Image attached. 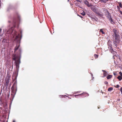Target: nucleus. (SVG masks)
<instances>
[{
  "label": "nucleus",
  "instance_id": "1",
  "mask_svg": "<svg viewBox=\"0 0 122 122\" xmlns=\"http://www.w3.org/2000/svg\"><path fill=\"white\" fill-rule=\"evenodd\" d=\"M113 35L114 36V39L113 40V43L117 47V45L120 42V36L118 34L117 30L115 29H113Z\"/></svg>",
  "mask_w": 122,
  "mask_h": 122
},
{
  "label": "nucleus",
  "instance_id": "2",
  "mask_svg": "<svg viewBox=\"0 0 122 122\" xmlns=\"http://www.w3.org/2000/svg\"><path fill=\"white\" fill-rule=\"evenodd\" d=\"M13 32L14 33V34H13V38L15 40L18 39L21 37V36L19 34H18L16 31L13 30L12 28L9 29L7 31V34H11Z\"/></svg>",
  "mask_w": 122,
  "mask_h": 122
},
{
  "label": "nucleus",
  "instance_id": "3",
  "mask_svg": "<svg viewBox=\"0 0 122 122\" xmlns=\"http://www.w3.org/2000/svg\"><path fill=\"white\" fill-rule=\"evenodd\" d=\"M12 59L15 61V63L17 69L18 71L19 67V64L20 63V57L18 56H16L15 54H13V56Z\"/></svg>",
  "mask_w": 122,
  "mask_h": 122
},
{
  "label": "nucleus",
  "instance_id": "4",
  "mask_svg": "<svg viewBox=\"0 0 122 122\" xmlns=\"http://www.w3.org/2000/svg\"><path fill=\"white\" fill-rule=\"evenodd\" d=\"M10 77L11 76L10 74L7 73V76L5 79V85L6 87L8 86V84L10 82Z\"/></svg>",
  "mask_w": 122,
  "mask_h": 122
},
{
  "label": "nucleus",
  "instance_id": "5",
  "mask_svg": "<svg viewBox=\"0 0 122 122\" xmlns=\"http://www.w3.org/2000/svg\"><path fill=\"white\" fill-rule=\"evenodd\" d=\"M17 75H14H14L13 76L12 78L13 81H14V82L12 86L17 87V81L16 79L17 78Z\"/></svg>",
  "mask_w": 122,
  "mask_h": 122
},
{
  "label": "nucleus",
  "instance_id": "6",
  "mask_svg": "<svg viewBox=\"0 0 122 122\" xmlns=\"http://www.w3.org/2000/svg\"><path fill=\"white\" fill-rule=\"evenodd\" d=\"M109 45V47H108V48L109 49L110 51L113 54H115L116 53V52L114 51L112 48V45H111L110 44Z\"/></svg>",
  "mask_w": 122,
  "mask_h": 122
},
{
  "label": "nucleus",
  "instance_id": "7",
  "mask_svg": "<svg viewBox=\"0 0 122 122\" xmlns=\"http://www.w3.org/2000/svg\"><path fill=\"white\" fill-rule=\"evenodd\" d=\"M11 90L12 93L16 94L17 91V87L12 86Z\"/></svg>",
  "mask_w": 122,
  "mask_h": 122
},
{
  "label": "nucleus",
  "instance_id": "8",
  "mask_svg": "<svg viewBox=\"0 0 122 122\" xmlns=\"http://www.w3.org/2000/svg\"><path fill=\"white\" fill-rule=\"evenodd\" d=\"M90 6L92 10L95 13L98 10L97 8H96V7L94 5H92Z\"/></svg>",
  "mask_w": 122,
  "mask_h": 122
},
{
  "label": "nucleus",
  "instance_id": "9",
  "mask_svg": "<svg viewBox=\"0 0 122 122\" xmlns=\"http://www.w3.org/2000/svg\"><path fill=\"white\" fill-rule=\"evenodd\" d=\"M82 95L83 96L85 97H86V96H89V94L87 93H86L83 92L81 94H79L78 95H74L75 97H76V96H80L81 95Z\"/></svg>",
  "mask_w": 122,
  "mask_h": 122
},
{
  "label": "nucleus",
  "instance_id": "10",
  "mask_svg": "<svg viewBox=\"0 0 122 122\" xmlns=\"http://www.w3.org/2000/svg\"><path fill=\"white\" fill-rule=\"evenodd\" d=\"M84 2L85 4L88 7H90L92 5L91 3H89L87 0H85Z\"/></svg>",
  "mask_w": 122,
  "mask_h": 122
},
{
  "label": "nucleus",
  "instance_id": "11",
  "mask_svg": "<svg viewBox=\"0 0 122 122\" xmlns=\"http://www.w3.org/2000/svg\"><path fill=\"white\" fill-rule=\"evenodd\" d=\"M105 14L107 15V18L109 19L110 17L111 16V15L110 14V13L108 10L105 12Z\"/></svg>",
  "mask_w": 122,
  "mask_h": 122
},
{
  "label": "nucleus",
  "instance_id": "12",
  "mask_svg": "<svg viewBox=\"0 0 122 122\" xmlns=\"http://www.w3.org/2000/svg\"><path fill=\"white\" fill-rule=\"evenodd\" d=\"M109 20H110V22L112 24H115L114 22V20L112 19V17H111V16L110 17V18H108Z\"/></svg>",
  "mask_w": 122,
  "mask_h": 122
},
{
  "label": "nucleus",
  "instance_id": "13",
  "mask_svg": "<svg viewBox=\"0 0 122 122\" xmlns=\"http://www.w3.org/2000/svg\"><path fill=\"white\" fill-rule=\"evenodd\" d=\"M95 13L97 14L98 15L100 16H102L103 15L102 14H101L100 12L98 11V10L95 12Z\"/></svg>",
  "mask_w": 122,
  "mask_h": 122
},
{
  "label": "nucleus",
  "instance_id": "14",
  "mask_svg": "<svg viewBox=\"0 0 122 122\" xmlns=\"http://www.w3.org/2000/svg\"><path fill=\"white\" fill-rule=\"evenodd\" d=\"M102 71H103V77H105L107 75V72L105 70H102Z\"/></svg>",
  "mask_w": 122,
  "mask_h": 122
},
{
  "label": "nucleus",
  "instance_id": "15",
  "mask_svg": "<svg viewBox=\"0 0 122 122\" xmlns=\"http://www.w3.org/2000/svg\"><path fill=\"white\" fill-rule=\"evenodd\" d=\"M20 46L19 45L18 46L17 45L15 47V48L14 50V51L15 52L19 48Z\"/></svg>",
  "mask_w": 122,
  "mask_h": 122
},
{
  "label": "nucleus",
  "instance_id": "16",
  "mask_svg": "<svg viewBox=\"0 0 122 122\" xmlns=\"http://www.w3.org/2000/svg\"><path fill=\"white\" fill-rule=\"evenodd\" d=\"M112 75H109L107 77V79H109L112 77Z\"/></svg>",
  "mask_w": 122,
  "mask_h": 122
},
{
  "label": "nucleus",
  "instance_id": "17",
  "mask_svg": "<svg viewBox=\"0 0 122 122\" xmlns=\"http://www.w3.org/2000/svg\"><path fill=\"white\" fill-rule=\"evenodd\" d=\"M16 94L12 93L11 95V97L12 99H13Z\"/></svg>",
  "mask_w": 122,
  "mask_h": 122
},
{
  "label": "nucleus",
  "instance_id": "18",
  "mask_svg": "<svg viewBox=\"0 0 122 122\" xmlns=\"http://www.w3.org/2000/svg\"><path fill=\"white\" fill-rule=\"evenodd\" d=\"M103 11H104L105 12L107 11L108 10L106 8H102Z\"/></svg>",
  "mask_w": 122,
  "mask_h": 122
},
{
  "label": "nucleus",
  "instance_id": "19",
  "mask_svg": "<svg viewBox=\"0 0 122 122\" xmlns=\"http://www.w3.org/2000/svg\"><path fill=\"white\" fill-rule=\"evenodd\" d=\"M111 41L110 40H109L108 41L107 43L108 45V47H109V44H110L111 45H112L111 44Z\"/></svg>",
  "mask_w": 122,
  "mask_h": 122
},
{
  "label": "nucleus",
  "instance_id": "20",
  "mask_svg": "<svg viewBox=\"0 0 122 122\" xmlns=\"http://www.w3.org/2000/svg\"><path fill=\"white\" fill-rule=\"evenodd\" d=\"M113 89V88L112 87H110L108 88V91H110L112 90Z\"/></svg>",
  "mask_w": 122,
  "mask_h": 122
},
{
  "label": "nucleus",
  "instance_id": "21",
  "mask_svg": "<svg viewBox=\"0 0 122 122\" xmlns=\"http://www.w3.org/2000/svg\"><path fill=\"white\" fill-rule=\"evenodd\" d=\"M122 77L120 76H119L117 77V78L118 79L119 81H121V80Z\"/></svg>",
  "mask_w": 122,
  "mask_h": 122
},
{
  "label": "nucleus",
  "instance_id": "22",
  "mask_svg": "<svg viewBox=\"0 0 122 122\" xmlns=\"http://www.w3.org/2000/svg\"><path fill=\"white\" fill-rule=\"evenodd\" d=\"M118 3L120 7L121 8H122V5L121 3L120 2H118Z\"/></svg>",
  "mask_w": 122,
  "mask_h": 122
},
{
  "label": "nucleus",
  "instance_id": "23",
  "mask_svg": "<svg viewBox=\"0 0 122 122\" xmlns=\"http://www.w3.org/2000/svg\"><path fill=\"white\" fill-rule=\"evenodd\" d=\"M94 56L96 59H97L98 57V55H97L95 54Z\"/></svg>",
  "mask_w": 122,
  "mask_h": 122
},
{
  "label": "nucleus",
  "instance_id": "24",
  "mask_svg": "<svg viewBox=\"0 0 122 122\" xmlns=\"http://www.w3.org/2000/svg\"><path fill=\"white\" fill-rule=\"evenodd\" d=\"M100 32H102L103 34H104L105 33L103 31V29H101L100 30Z\"/></svg>",
  "mask_w": 122,
  "mask_h": 122
},
{
  "label": "nucleus",
  "instance_id": "25",
  "mask_svg": "<svg viewBox=\"0 0 122 122\" xmlns=\"http://www.w3.org/2000/svg\"><path fill=\"white\" fill-rule=\"evenodd\" d=\"M108 0H102L101 1L104 3H106L108 1Z\"/></svg>",
  "mask_w": 122,
  "mask_h": 122
},
{
  "label": "nucleus",
  "instance_id": "26",
  "mask_svg": "<svg viewBox=\"0 0 122 122\" xmlns=\"http://www.w3.org/2000/svg\"><path fill=\"white\" fill-rule=\"evenodd\" d=\"M81 14L83 15L84 16L85 15V13L83 11L81 13Z\"/></svg>",
  "mask_w": 122,
  "mask_h": 122
},
{
  "label": "nucleus",
  "instance_id": "27",
  "mask_svg": "<svg viewBox=\"0 0 122 122\" xmlns=\"http://www.w3.org/2000/svg\"><path fill=\"white\" fill-rule=\"evenodd\" d=\"M120 86L118 85H117L116 86V87L117 88H118Z\"/></svg>",
  "mask_w": 122,
  "mask_h": 122
},
{
  "label": "nucleus",
  "instance_id": "28",
  "mask_svg": "<svg viewBox=\"0 0 122 122\" xmlns=\"http://www.w3.org/2000/svg\"><path fill=\"white\" fill-rule=\"evenodd\" d=\"M119 74L120 75H121L120 76H122V72H119Z\"/></svg>",
  "mask_w": 122,
  "mask_h": 122
},
{
  "label": "nucleus",
  "instance_id": "29",
  "mask_svg": "<svg viewBox=\"0 0 122 122\" xmlns=\"http://www.w3.org/2000/svg\"><path fill=\"white\" fill-rule=\"evenodd\" d=\"M104 83L105 84H108V82L106 81L104 82Z\"/></svg>",
  "mask_w": 122,
  "mask_h": 122
},
{
  "label": "nucleus",
  "instance_id": "30",
  "mask_svg": "<svg viewBox=\"0 0 122 122\" xmlns=\"http://www.w3.org/2000/svg\"><path fill=\"white\" fill-rule=\"evenodd\" d=\"M120 91L121 92V93L122 94V87H121L120 89Z\"/></svg>",
  "mask_w": 122,
  "mask_h": 122
},
{
  "label": "nucleus",
  "instance_id": "31",
  "mask_svg": "<svg viewBox=\"0 0 122 122\" xmlns=\"http://www.w3.org/2000/svg\"><path fill=\"white\" fill-rule=\"evenodd\" d=\"M117 9H118L119 10L120 9V8L118 6H117Z\"/></svg>",
  "mask_w": 122,
  "mask_h": 122
},
{
  "label": "nucleus",
  "instance_id": "32",
  "mask_svg": "<svg viewBox=\"0 0 122 122\" xmlns=\"http://www.w3.org/2000/svg\"><path fill=\"white\" fill-rule=\"evenodd\" d=\"M119 13L122 15V12L121 11H119Z\"/></svg>",
  "mask_w": 122,
  "mask_h": 122
},
{
  "label": "nucleus",
  "instance_id": "33",
  "mask_svg": "<svg viewBox=\"0 0 122 122\" xmlns=\"http://www.w3.org/2000/svg\"><path fill=\"white\" fill-rule=\"evenodd\" d=\"M13 25H14L15 24V23L16 22L14 20L13 21Z\"/></svg>",
  "mask_w": 122,
  "mask_h": 122
},
{
  "label": "nucleus",
  "instance_id": "34",
  "mask_svg": "<svg viewBox=\"0 0 122 122\" xmlns=\"http://www.w3.org/2000/svg\"><path fill=\"white\" fill-rule=\"evenodd\" d=\"M63 97V96H62V95H60V98H62V97Z\"/></svg>",
  "mask_w": 122,
  "mask_h": 122
},
{
  "label": "nucleus",
  "instance_id": "35",
  "mask_svg": "<svg viewBox=\"0 0 122 122\" xmlns=\"http://www.w3.org/2000/svg\"><path fill=\"white\" fill-rule=\"evenodd\" d=\"M80 91H79V92L78 91V92H76V93H80Z\"/></svg>",
  "mask_w": 122,
  "mask_h": 122
},
{
  "label": "nucleus",
  "instance_id": "36",
  "mask_svg": "<svg viewBox=\"0 0 122 122\" xmlns=\"http://www.w3.org/2000/svg\"><path fill=\"white\" fill-rule=\"evenodd\" d=\"M113 74L115 76L116 75V74L115 73H113Z\"/></svg>",
  "mask_w": 122,
  "mask_h": 122
},
{
  "label": "nucleus",
  "instance_id": "37",
  "mask_svg": "<svg viewBox=\"0 0 122 122\" xmlns=\"http://www.w3.org/2000/svg\"><path fill=\"white\" fill-rule=\"evenodd\" d=\"M79 16L81 18H82V17L81 15H79Z\"/></svg>",
  "mask_w": 122,
  "mask_h": 122
},
{
  "label": "nucleus",
  "instance_id": "38",
  "mask_svg": "<svg viewBox=\"0 0 122 122\" xmlns=\"http://www.w3.org/2000/svg\"><path fill=\"white\" fill-rule=\"evenodd\" d=\"M8 22L9 23H10V22H11V21H8Z\"/></svg>",
  "mask_w": 122,
  "mask_h": 122
},
{
  "label": "nucleus",
  "instance_id": "39",
  "mask_svg": "<svg viewBox=\"0 0 122 122\" xmlns=\"http://www.w3.org/2000/svg\"><path fill=\"white\" fill-rule=\"evenodd\" d=\"M1 30V29H0V32Z\"/></svg>",
  "mask_w": 122,
  "mask_h": 122
},
{
  "label": "nucleus",
  "instance_id": "40",
  "mask_svg": "<svg viewBox=\"0 0 122 122\" xmlns=\"http://www.w3.org/2000/svg\"><path fill=\"white\" fill-rule=\"evenodd\" d=\"M13 122H15V121L14 120L13 121Z\"/></svg>",
  "mask_w": 122,
  "mask_h": 122
},
{
  "label": "nucleus",
  "instance_id": "41",
  "mask_svg": "<svg viewBox=\"0 0 122 122\" xmlns=\"http://www.w3.org/2000/svg\"><path fill=\"white\" fill-rule=\"evenodd\" d=\"M20 32L21 34V32L20 31Z\"/></svg>",
  "mask_w": 122,
  "mask_h": 122
},
{
  "label": "nucleus",
  "instance_id": "42",
  "mask_svg": "<svg viewBox=\"0 0 122 122\" xmlns=\"http://www.w3.org/2000/svg\"><path fill=\"white\" fill-rule=\"evenodd\" d=\"M121 79L122 80V78H121Z\"/></svg>",
  "mask_w": 122,
  "mask_h": 122
},
{
  "label": "nucleus",
  "instance_id": "43",
  "mask_svg": "<svg viewBox=\"0 0 122 122\" xmlns=\"http://www.w3.org/2000/svg\"><path fill=\"white\" fill-rule=\"evenodd\" d=\"M79 0H77V1H78Z\"/></svg>",
  "mask_w": 122,
  "mask_h": 122
}]
</instances>
